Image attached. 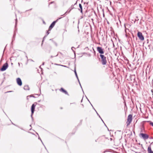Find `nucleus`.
I'll return each mask as SVG.
<instances>
[{
	"mask_svg": "<svg viewBox=\"0 0 153 153\" xmlns=\"http://www.w3.org/2000/svg\"><path fill=\"white\" fill-rule=\"evenodd\" d=\"M100 56L102 64L103 65H105L107 62L106 57L103 54H100Z\"/></svg>",
	"mask_w": 153,
	"mask_h": 153,
	"instance_id": "1",
	"label": "nucleus"
},
{
	"mask_svg": "<svg viewBox=\"0 0 153 153\" xmlns=\"http://www.w3.org/2000/svg\"><path fill=\"white\" fill-rule=\"evenodd\" d=\"M139 136H141L142 138L144 140L148 139L149 137V136L148 135L143 133H140L139 134Z\"/></svg>",
	"mask_w": 153,
	"mask_h": 153,
	"instance_id": "2",
	"label": "nucleus"
},
{
	"mask_svg": "<svg viewBox=\"0 0 153 153\" xmlns=\"http://www.w3.org/2000/svg\"><path fill=\"white\" fill-rule=\"evenodd\" d=\"M132 116L131 114H129L128 116L127 123V125H129L131 122L132 120Z\"/></svg>",
	"mask_w": 153,
	"mask_h": 153,
	"instance_id": "3",
	"label": "nucleus"
},
{
	"mask_svg": "<svg viewBox=\"0 0 153 153\" xmlns=\"http://www.w3.org/2000/svg\"><path fill=\"white\" fill-rule=\"evenodd\" d=\"M97 49V51L101 54H102L104 53V49L102 47H98Z\"/></svg>",
	"mask_w": 153,
	"mask_h": 153,
	"instance_id": "4",
	"label": "nucleus"
},
{
	"mask_svg": "<svg viewBox=\"0 0 153 153\" xmlns=\"http://www.w3.org/2000/svg\"><path fill=\"white\" fill-rule=\"evenodd\" d=\"M108 138L105 137L104 136L100 137L97 140H99L101 142H105Z\"/></svg>",
	"mask_w": 153,
	"mask_h": 153,
	"instance_id": "5",
	"label": "nucleus"
},
{
	"mask_svg": "<svg viewBox=\"0 0 153 153\" xmlns=\"http://www.w3.org/2000/svg\"><path fill=\"white\" fill-rule=\"evenodd\" d=\"M61 18H59L58 19H57L56 21L53 22L50 26L49 28V30H51L54 26L55 23L58 21V19H60Z\"/></svg>",
	"mask_w": 153,
	"mask_h": 153,
	"instance_id": "6",
	"label": "nucleus"
},
{
	"mask_svg": "<svg viewBox=\"0 0 153 153\" xmlns=\"http://www.w3.org/2000/svg\"><path fill=\"white\" fill-rule=\"evenodd\" d=\"M35 106H36L34 104H33L32 105L31 107V117L32 120H33V117H32V115L34 113V111L35 110Z\"/></svg>",
	"mask_w": 153,
	"mask_h": 153,
	"instance_id": "7",
	"label": "nucleus"
},
{
	"mask_svg": "<svg viewBox=\"0 0 153 153\" xmlns=\"http://www.w3.org/2000/svg\"><path fill=\"white\" fill-rule=\"evenodd\" d=\"M137 36L139 38V39L141 40H144V38L143 36L142 33L140 32H138L137 33Z\"/></svg>",
	"mask_w": 153,
	"mask_h": 153,
	"instance_id": "8",
	"label": "nucleus"
},
{
	"mask_svg": "<svg viewBox=\"0 0 153 153\" xmlns=\"http://www.w3.org/2000/svg\"><path fill=\"white\" fill-rule=\"evenodd\" d=\"M8 66V64L6 63L3 65L1 69V71H3L5 70L7 68Z\"/></svg>",
	"mask_w": 153,
	"mask_h": 153,
	"instance_id": "9",
	"label": "nucleus"
},
{
	"mask_svg": "<svg viewBox=\"0 0 153 153\" xmlns=\"http://www.w3.org/2000/svg\"><path fill=\"white\" fill-rule=\"evenodd\" d=\"M16 82L17 84L20 86H21L22 85V80L20 78H18L16 79Z\"/></svg>",
	"mask_w": 153,
	"mask_h": 153,
	"instance_id": "10",
	"label": "nucleus"
},
{
	"mask_svg": "<svg viewBox=\"0 0 153 153\" xmlns=\"http://www.w3.org/2000/svg\"><path fill=\"white\" fill-rule=\"evenodd\" d=\"M59 91L65 94V95H68L67 91L66 90H65V89H64L63 88H60V89L59 90Z\"/></svg>",
	"mask_w": 153,
	"mask_h": 153,
	"instance_id": "11",
	"label": "nucleus"
},
{
	"mask_svg": "<svg viewBox=\"0 0 153 153\" xmlns=\"http://www.w3.org/2000/svg\"><path fill=\"white\" fill-rule=\"evenodd\" d=\"M148 152L149 153H153V151L151 149V146H149L148 148Z\"/></svg>",
	"mask_w": 153,
	"mask_h": 153,
	"instance_id": "12",
	"label": "nucleus"
},
{
	"mask_svg": "<svg viewBox=\"0 0 153 153\" xmlns=\"http://www.w3.org/2000/svg\"><path fill=\"white\" fill-rule=\"evenodd\" d=\"M79 10H80L81 13H82V5L80 4H79Z\"/></svg>",
	"mask_w": 153,
	"mask_h": 153,
	"instance_id": "13",
	"label": "nucleus"
},
{
	"mask_svg": "<svg viewBox=\"0 0 153 153\" xmlns=\"http://www.w3.org/2000/svg\"><path fill=\"white\" fill-rule=\"evenodd\" d=\"M24 89L26 90H29V87L28 85H26L24 86Z\"/></svg>",
	"mask_w": 153,
	"mask_h": 153,
	"instance_id": "14",
	"label": "nucleus"
},
{
	"mask_svg": "<svg viewBox=\"0 0 153 153\" xmlns=\"http://www.w3.org/2000/svg\"><path fill=\"white\" fill-rule=\"evenodd\" d=\"M91 105L93 107V109L96 112L97 115L99 116V115H99V114L97 113V111H96V110L95 109V108H94V107H93V106H92V105L91 104Z\"/></svg>",
	"mask_w": 153,
	"mask_h": 153,
	"instance_id": "15",
	"label": "nucleus"
},
{
	"mask_svg": "<svg viewBox=\"0 0 153 153\" xmlns=\"http://www.w3.org/2000/svg\"><path fill=\"white\" fill-rule=\"evenodd\" d=\"M150 124L153 126V123L151 122H150Z\"/></svg>",
	"mask_w": 153,
	"mask_h": 153,
	"instance_id": "16",
	"label": "nucleus"
},
{
	"mask_svg": "<svg viewBox=\"0 0 153 153\" xmlns=\"http://www.w3.org/2000/svg\"><path fill=\"white\" fill-rule=\"evenodd\" d=\"M58 54H56V55H55L54 56H51V57H54V56H57L58 55Z\"/></svg>",
	"mask_w": 153,
	"mask_h": 153,
	"instance_id": "17",
	"label": "nucleus"
},
{
	"mask_svg": "<svg viewBox=\"0 0 153 153\" xmlns=\"http://www.w3.org/2000/svg\"><path fill=\"white\" fill-rule=\"evenodd\" d=\"M38 139H39V140H41V141L42 142V144H43V143H42V140H41V138H40L39 137H38Z\"/></svg>",
	"mask_w": 153,
	"mask_h": 153,
	"instance_id": "18",
	"label": "nucleus"
},
{
	"mask_svg": "<svg viewBox=\"0 0 153 153\" xmlns=\"http://www.w3.org/2000/svg\"><path fill=\"white\" fill-rule=\"evenodd\" d=\"M99 117H100L101 118V120L104 123L103 120H102V119L100 117V115H99Z\"/></svg>",
	"mask_w": 153,
	"mask_h": 153,
	"instance_id": "19",
	"label": "nucleus"
},
{
	"mask_svg": "<svg viewBox=\"0 0 153 153\" xmlns=\"http://www.w3.org/2000/svg\"><path fill=\"white\" fill-rule=\"evenodd\" d=\"M141 130L140 132H143V129L142 128H141Z\"/></svg>",
	"mask_w": 153,
	"mask_h": 153,
	"instance_id": "20",
	"label": "nucleus"
},
{
	"mask_svg": "<svg viewBox=\"0 0 153 153\" xmlns=\"http://www.w3.org/2000/svg\"><path fill=\"white\" fill-rule=\"evenodd\" d=\"M83 97H84V96H83L82 98V100H81V102H82V101L83 98Z\"/></svg>",
	"mask_w": 153,
	"mask_h": 153,
	"instance_id": "21",
	"label": "nucleus"
},
{
	"mask_svg": "<svg viewBox=\"0 0 153 153\" xmlns=\"http://www.w3.org/2000/svg\"><path fill=\"white\" fill-rule=\"evenodd\" d=\"M30 97H33L34 98H36V97H35V96H30Z\"/></svg>",
	"mask_w": 153,
	"mask_h": 153,
	"instance_id": "22",
	"label": "nucleus"
},
{
	"mask_svg": "<svg viewBox=\"0 0 153 153\" xmlns=\"http://www.w3.org/2000/svg\"><path fill=\"white\" fill-rule=\"evenodd\" d=\"M81 105H82V107H84V105L83 104H82Z\"/></svg>",
	"mask_w": 153,
	"mask_h": 153,
	"instance_id": "23",
	"label": "nucleus"
},
{
	"mask_svg": "<svg viewBox=\"0 0 153 153\" xmlns=\"http://www.w3.org/2000/svg\"><path fill=\"white\" fill-rule=\"evenodd\" d=\"M110 139L111 141L112 140V139L111 138H110Z\"/></svg>",
	"mask_w": 153,
	"mask_h": 153,
	"instance_id": "24",
	"label": "nucleus"
},
{
	"mask_svg": "<svg viewBox=\"0 0 153 153\" xmlns=\"http://www.w3.org/2000/svg\"><path fill=\"white\" fill-rule=\"evenodd\" d=\"M107 152V151H105L104 152V153H105V152Z\"/></svg>",
	"mask_w": 153,
	"mask_h": 153,
	"instance_id": "25",
	"label": "nucleus"
},
{
	"mask_svg": "<svg viewBox=\"0 0 153 153\" xmlns=\"http://www.w3.org/2000/svg\"><path fill=\"white\" fill-rule=\"evenodd\" d=\"M85 97L87 99V96H85Z\"/></svg>",
	"mask_w": 153,
	"mask_h": 153,
	"instance_id": "26",
	"label": "nucleus"
},
{
	"mask_svg": "<svg viewBox=\"0 0 153 153\" xmlns=\"http://www.w3.org/2000/svg\"><path fill=\"white\" fill-rule=\"evenodd\" d=\"M59 53H60V54H62V53H61V52H59Z\"/></svg>",
	"mask_w": 153,
	"mask_h": 153,
	"instance_id": "27",
	"label": "nucleus"
},
{
	"mask_svg": "<svg viewBox=\"0 0 153 153\" xmlns=\"http://www.w3.org/2000/svg\"><path fill=\"white\" fill-rule=\"evenodd\" d=\"M104 123V125H105V126L107 127V126H106V125H105V124Z\"/></svg>",
	"mask_w": 153,
	"mask_h": 153,
	"instance_id": "28",
	"label": "nucleus"
},
{
	"mask_svg": "<svg viewBox=\"0 0 153 153\" xmlns=\"http://www.w3.org/2000/svg\"><path fill=\"white\" fill-rule=\"evenodd\" d=\"M12 123V124H13V125H15V124H14L13 123Z\"/></svg>",
	"mask_w": 153,
	"mask_h": 153,
	"instance_id": "29",
	"label": "nucleus"
},
{
	"mask_svg": "<svg viewBox=\"0 0 153 153\" xmlns=\"http://www.w3.org/2000/svg\"><path fill=\"white\" fill-rule=\"evenodd\" d=\"M30 127H31V125H30Z\"/></svg>",
	"mask_w": 153,
	"mask_h": 153,
	"instance_id": "30",
	"label": "nucleus"
},
{
	"mask_svg": "<svg viewBox=\"0 0 153 153\" xmlns=\"http://www.w3.org/2000/svg\"><path fill=\"white\" fill-rule=\"evenodd\" d=\"M61 109H62V108H61Z\"/></svg>",
	"mask_w": 153,
	"mask_h": 153,
	"instance_id": "31",
	"label": "nucleus"
},
{
	"mask_svg": "<svg viewBox=\"0 0 153 153\" xmlns=\"http://www.w3.org/2000/svg\"><path fill=\"white\" fill-rule=\"evenodd\" d=\"M152 95H153V94H152Z\"/></svg>",
	"mask_w": 153,
	"mask_h": 153,
	"instance_id": "32",
	"label": "nucleus"
}]
</instances>
